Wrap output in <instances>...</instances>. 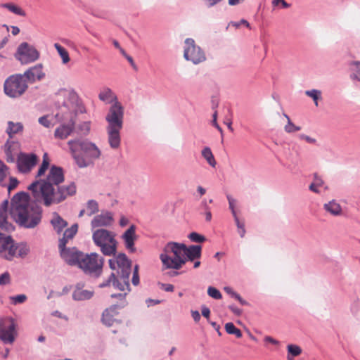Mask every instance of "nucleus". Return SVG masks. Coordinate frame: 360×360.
Listing matches in <instances>:
<instances>
[{
	"mask_svg": "<svg viewBox=\"0 0 360 360\" xmlns=\"http://www.w3.org/2000/svg\"><path fill=\"white\" fill-rule=\"evenodd\" d=\"M68 145L72 157L80 168L88 167L92 160L98 159L101 155V150L96 144L87 140H70Z\"/></svg>",
	"mask_w": 360,
	"mask_h": 360,
	"instance_id": "6",
	"label": "nucleus"
},
{
	"mask_svg": "<svg viewBox=\"0 0 360 360\" xmlns=\"http://www.w3.org/2000/svg\"><path fill=\"white\" fill-rule=\"evenodd\" d=\"M54 47L60 56L63 64H67L70 60L68 51L58 43H55Z\"/></svg>",
	"mask_w": 360,
	"mask_h": 360,
	"instance_id": "32",
	"label": "nucleus"
},
{
	"mask_svg": "<svg viewBox=\"0 0 360 360\" xmlns=\"http://www.w3.org/2000/svg\"><path fill=\"white\" fill-rule=\"evenodd\" d=\"M231 25L232 26L238 28L240 27V25H245L247 27H250V23L245 19H242L240 20V22H233V21H231L229 23V25Z\"/></svg>",
	"mask_w": 360,
	"mask_h": 360,
	"instance_id": "54",
	"label": "nucleus"
},
{
	"mask_svg": "<svg viewBox=\"0 0 360 360\" xmlns=\"http://www.w3.org/2000/svg\"><path fill=\"white\" fill-rule=\"evenodd\" d=\"M131 282L134 285H137L139 283V266L137 264L134 268Z\"/></svg>",
	"mask_w": 360,
	"mask_h": 360,
	"instance_id": "47",
	"label": "nucleus"
},
{
	"mask_svg": "<svg viewBox=\"0 0 360 360\" xmlns=\"http://www.w3.org/2000/svg\"><path fill=\"white\" fill-rule=\"evenodd\" d=\"M98 98L101 101L106 103H112L111 106H113L116 103H120L117 101V96L108 87H105L101 91V92L98 94Z\"/></svg>",
	"mask_w": 360,
	"mask_h": 360,
	"instance_id": "23",
	"label": "nucleus"
},
{
	"mask_svg": "<svg viewBox=\"0 0 360 360\" xmlns=\"http://www.w3.org/2000/svg\"><path fill=\"white\" fill-rule=\"evenodd\" d=\"M104 259L96 252L82 255L78 266L86 274L98 277L102 273Z\"/></svg>",
	"mask_w": 360,
	"mask_h": 360,
	"instance_id": "9",
	"label": "nucleus"
},
{
	"mask_svg": "<svg viewBox=\"0 0 360 360\" xmlns=\"http://www.w3.org/2000/svg\"><path fill=\"white\" fill-rule=\"evenodd\" d=\"M11 302L14 304H18L20 303H23L26 299L27 297L24 294L18 295L15 296H12L10 297Z\"/></svg>",
	"mask_w": 360,
	"mask_h": 360,
	"instance_id": "43",
	"label": "nucleus"
},
{
	"mask_svg": "<svg viewBox=\"0 0 360 360\" xmlns=\"http://www.w3.org/2000/svg\"><path fill=\"white\" fill-rule=\"evenodd\" d=\"M265 342L271 343L274 345H278L279 342L271 336H265L264 338Z\"/></svg>",
	"mask_w": 360,
	"mask_h": 360,
	"instance_id": "58",
	"label": "nucleus"
},
{
	"mask_svg": "<svg viewBox=\"0 0 360 360\" xmlns=\"http://www.w3.org/2000/svg\"><path fill=\"white\" fill-rule=\"evenodd\" d=\"M324 209L334 216H339L342 214V207L335 200L324 204Z\"/></svg>",
	"mask_w": 360,
	"mask_h": 360,
	"instance_id": "27",
	"label": "nucleus"
},
{
	"mask_svg": "<svg viewBox=\"0 0 360 360\" xmlns=\"http://www.w3.org/2000/svg\"><path fill=\"white\" fill-rule=\"evenodd\" d=\"M208 7H213L222 0H203Z\"/></svg>",
	"mask_w": 360,
	"mask_h": 360,
	"instance_id": "60",
	"label": "nucleus"
},
{
	"mask_svg": "<svg viewBox=\"0 0 360 360\" xmlns=\"http://www.w3.org/2000/svg\"><path fill=\"white\" fill-rule=\"evenodd\" d=\"M299 139L304 140L309 143H316V140L315 139L303 134L299 135Z\"/></svg>",
	"mask_w": 360,
	"mask_h": 360,
	"instance_id": "56",
	"label": "nucleus"
},
{
	"mask_svg": "<svg viewBox=\"0 0 360 360\" xmlns=\"http://www.w3.org/2000/svg\"><path fill=\"white\" fill-rule=\"evenodd\" d=\"M60 254L63 259L70 266L79 265L80 259L83 255V252L79 251L75 248H58Z\"/></svg>",
	"mask_w": 360,
	"mask_h": 360,
	"instance_id": "16",
	"label": "nucleus"
},
{
	"mask_svg": "<svg viewBox=\"0 0 360 360\" xmlns=\"http://www.w3.org/2000/svg\"><path fill=\"white\" fill-rule=\"evenodd\" d=\"M283 116L287 120V124L284 127L285 132L293 133V132L300 131L301 129L300 127L296 126L292 122L290 117L287 114L284 113Z\"/></svg>",
	"mask_w": 360,
	"mask_h": 360,
	"instance_id": "33",
	"label": "nucleus"
},
{
	"mask_svg": "<svg viewBox=\"0 0 360 360\" xmlns=\"http://www.w3.org/2000/svg\"><path fill=\"white\" fill-rule=\"evenodd\" d=\"M15 248H16L17 256L21 258L25 257L30 251V247L26 243L15 244Z\"/></svg>",
	"mask_w": 360,
	"mask_h": 360,
	"instance_id": "31",
	"label": "nucleus"
},
{
	"mask_svg": "<svg viewBox=\"0 0 360 360\" xmlns=\"http://www.w3.org/2000/svg\"><path fill=\"white\" fill-rule=\"evenodd\" d=\"M113 216L110 212H102L100 214L96 215L91 221L92 229L97 227H107L113 223Z\"/></svg>",
	"mask_w": 360,
	"mask_h": 360,
	"instance_id": "19",
	"label": "nucleus"
},
{
	"mask_svg": "<svg viewBox=\"0 0 360 360\" xmlns=\"http://www.w3.org/2000/svg\"><path fill=\"white\" fill-rule=\"evenodd\" d=\"M27 87L26 79L22 75H12L4 82V92L11 98L20 96Z\"/></svg>",
	"mask_w": 360,
	"mask_h": 360,
	"instance_id": "10",
	"label": "nucleus"
},
{
	"mask_svg": "<svg viewBox=\"0 0 360 360\" xmlns=\"http://www.w3.org/2000/svg\"><path fill=\"white\" fill-rule=\"evenodd\" d=\"M201 214H205V220L208 222H210L212 220V213L211 210L206 211L204 212H200Z\"/></svg>",
	"mask_w": 360,
	"mask_h": 360,
	"instance_id": "64",
	"label": "nucleus"
},
{
	"mask_svg": "<svg viewBox=\"0 0 360 360\" xmlns=\"http://www.w3.org/2000/svg\"><path fill=\"white\" fill-rule=\"evenodd\" d=\"M226 197L229 201V207L231 211L232 215H235L236 214V212L235 210L236 200L229 195H228Z\"/></svg>",
	"mask_w": 360,
	"mask_h": 360,
	"instance_id": "48",
	"label": "nucleus"
},
{
	"mask_svg": "<svg viewBox=\"0 0 360 360\" xmlns=\"http://www.w3.org/2000/svg\"><path fill=\"white\" fill-rule=\"evenodd\" d=\"M136 226L132 224L121 236L124 241L125 248L131 252H134L136 251L134 242L138 238V236L136 234Z\"/></svg>",
	"mask_w": 360,
	"mask_h": 360,
	"instance_id": "18",
	"label": "nucleus"
},
{
	"mask_svg": "<svg viewBox=\"0 0 360 360\" xmlns=\"http://www.w3.org/2000/svg\"><path fill=\"white\" fill-rule=\"evenodd\" d=\"M188 238L195 243H203L206 240L204 236L200 235L196 232H192L188 235Z\"/></svg>",
	"mask_w": 360,
	"mask_h": 360,
	"instance_id": "42",
	"label": "nucleus"
},
{
	"mask_svg": "<svg viewBox=\"0 0 360 360\" xmlns=\"http://www.w3.org/2000/svg\"><path fill=\"white\" fill-rule=\"evenodd\" d=\"M49 165V160L48 158L47 153H44L43 155V162L38 169L36 177H40L44 174L45 172L47 170Z\"/></svg>",
	"mask_w": 360,
	"mask_h": 360,
	"instance_id": "36",
	"label": "nucleus"
},
{
	"mask_svg": "<svg viewBox=\"0 0 360 360\" xmlns=\"http://www.w3.org/2000/svg\"><path fill=\"white\" fill-rule=\"evenodd\" d=\"M287 360H294L295 356H297L302 354V348L293 344H290L287 345Z\"/></svg>",
	"mask_w": 360,
	"mask_h": 360,
	"instance_id": "29",
	"label": "nucleus"
},
{
	"mask_svg": "<svg viewBox=\"0 0 360 360\" xmlns=\"http://www.w3.org/2000/svg\"><path fill=\"white\" fill-rule=\"evenodd\" d=\"M113 232L104 229L96 230L92 234L94 243L106 256L115 255L117 252V242Z\"/></svg>",
	"mask_w": 360,
	"mask_h": 360,
	"instance_id": "8",
	"label": "nucleus"
},
{
	"mask_svg": "<svg viewBox=\"0 0 360 360\" xmlns=\"http://www.w3.org/2000/svg\"><path fill=\"white\" fill-rule=\"evenodd\" d=\"M319 186H316L314 182H312L310 185H309V190L315 193H320V191L319 190Z\"/></svg>",
	"mask_w": 360,
	"mask_h": 360,
	"instance_id": "62",
	"label": "nucleus"
},
{
	"mask_svg": "<svg viewBox=\"0 0 360 360\" xmlns=\"http://www.w3.org/2000/svg\"><path fill=\"white\" fill-rule=\"evenodd\" d=\"M305 94L311 98L316 106H318V101L321 98V91L318 89H311L305 91Z\"/></svg>",
	"mask_w": 360,
	"mask_h": 360,
	"instance_id": "38",
	"label": "nucleus"
},
{
	"mask_svg": "<svg viewBox=\"0 0 360 360\" xmlns=\"http://www.w3.org/2000/svg\"><path fill=\"white\" fill-rule=\"evenodd\" d=\"M34 198L25 192H19L11 200L9 214L11 218L21 227L34 229L41 221L42 208Z\"/></svg>",
	"mask_w": 360,
	"mask_h": 360,
	"instance_id": "2",
	"label": "nucleus"
},
{
	"mask_svg": "<svg viewBox=\"0 0 360 360\" xmlns=\"http://www.w3.org/2000/svg\"><path fill=\"white\" fill-rule=\"evenodd\" d=\"M87 214L91 216L97 213L99 210L98 204L94 200H89L86 202Z\"/></svg>",
	"mask_w": 360,
	"mask_h": 360,
	"instance_id": "34",
	"label": "nucleus"
},
{
	"mask_svg": "<svg viewBox=\"0 0 360 360\" xmlns=\"http://www.w3.org/2000/svg\"><path fill=\"white\" fill-rule=\"evenodd\" d=\"M313 182L319 187H321L324 184L323 180L317 174H314Z\"/></svg>",
	"mask_w": 360,
	"mask_h": 360,
	"instance_id": "57",
	"label": "nucleus"
},
{
	"mask_svg": "<svg viewBox=\"0 0 360 360\" xmlns=\"http://www.w3.org/2000/svg\"><path fill=\"white\" fill-rule=\"evenodd\" d=\"M213 200L212 199H210L209 201H207L206 199H203L199 206V209L201 210L200 212H204L206 211L210 210V207L208 205L209 203H212Z\"/></svg>",
	"mask_w": 360,
	"mask_h": 360,
	"instance_id": "46",
	"label": "nucleus"
},
{
	"mask_svg": "<svg viewBox=\"0 0 360 360\" xmlns=\"http://www.w3.org/2000/svg\"><path fill=\"white\" fill-rule=\"evenodd\" d=\"M14 319L10 316L0 319V340L5 344H13L17 336Z\"/></svg>",
	"mask_w": 360,
	"mask_h": 360,
	"instance_id": "12",
	"label": "nucleus"
},
{
	"mask_svg": "<svg viewBox=\"0 0 360 360\" xmlns=\"http://www.w3.org/2000/svg\"><path fill=\"white\" fill-rule=\"evenodd\" d=\"M39 158L34 153H20L17 157V166L22 173H29L37 164Z\"/></svg>",
	"mask_w": 360,
	"mask_h": 360,
	"instance_id": "14",
	"label": "nucleus"
},
{
	"mask_svg": "<svg viewBox=\"0 0 360 360\" xmlns=\"http://www.w3.org/2000/svg\"><path fill=\"white\" fill-rule=\"evenodd\" d=\"M178 269H164L162 267V271L164 272V275L168 277H174L179 274V272L177 271Z\"/></svg>",
	"mask_w": 360,
	"mask_h": 360,
	"instance_id": "49",
	"label": "nucleus"
},
{
	"mask_svg": "<svg viewBox=\"0 0 360 360\" xmlns=\"http://www.w3.org/2000/svg\"><path fill=\"white\" fill-rule=\"evenodd\" d=\"M10 283V274L5 272L0 276V285H4Z\"/></svg>",
	"mask_w": 360,
	"mask_h": 360,
	"instance_id": "51",
	"label": "nucleus"
},
{
	"mask_svg": "<svg viewBox=\"0 0 360 360\" xmlns=\"http://www.w3.org/2000/svg\"><path fill=\"white\" fill-rule=\"evenodd\" d=\"M207 294L210 297L215 300H220L222 297L220 291L214 287L210 286L207 289Z\"/></svg>",
	"mask_w": 360,
	"mask_h": 360,
	"instance_id": "39",
	"label": "nucleus"
},
{
	"mask_svg": "<svg viewBox=\"0 0 360 360\" xmlns=\"http://www.w3.org/2000/svg\"><path fill=\"white\" fill-rule=\"evenodd\" d=\"M159 285L161 290L166 292H173L174 290V287L172 284L159 283Z\"/></svg>",
	"mask_w": 360,
	"mask_h": 360,
	"instance_id": "55",
	"label": "nucleus"
},
{
	"mask_svg": "<svg viewBox=\"0 0 360 360\" xmlns=\"http://www.w3.org/2000/svg\"><path fill=\"white\" fill-rule=\"evenodd\" d=\"M1 7L8 9L10 12L21 16V17H25L26 16V12L20 6L13 4V3H6L3 4L1 6Z\"/></svg>",
	"mask_w": 360,
	"mask_h": 360,
	"instance_id": "28",
	"label": "nucleus"
},
{
	"mask_svg": "<svg viewBox=\"0 0 360 360\" xmlns=\"http://www.w3.org/2000/svg\"><path fill=\"white\" fill-rule=\"evenodd\" d=\"M8 167L6 165L0 160V184L5 186L6 184L4 182L5 177L7 174Z\"/></svg>",
	"mask_w": 360,
	"mask_h": 360,
	"instance_id": "40",
	"label": "nucleus"
},
{
	"mask_svg": "<svg viewBox=\"0 0 360 360\" xmlns=\"http://www.w3.org/2000/svg\"><path fill=\"white\" fill-rule=\"evenodd\" d=\"M281 4L282 8H288L290 6V4L287 3L285 0H273L272 5L274 7H277Z\"/></svg>",
	"mask_w": 360,
	"mask_h": 360,
	"instance_id": "50",
	"label": "nucleus"
},
{
	"mask_svg": "<svg viewBox=\"0 0 360 360\" xmlns=\"http://www.w3.org/2000/svg\"><path fill=\"white\" fill-rule=\"evenodd\" d=\"M78 231V224H74L70 228L67 229L63 237L59 240L58 248L66 246L68 240L72 239Z\"/></svg>",
	"mask_w": 360,
	"mask_h": 360,
	"instance_id": "24",
	"label": "nucleus"
},
{
	"mask_svg": "<svg viewBox=\"0 0 360 360\" xmlns=\"http://www.w3.org/2000/svg\"><path fill=\"white\" fill-rule=\"evenodd\" d=\"M350 79L352 81L360 82V73L352 71V73L350 75Z\"/></svg>",
	"mask_w": 360,
	"mask_h": 360,
	"instance_id": "61",
	"label": "nucleus"
},
{
	"mask_svg": "<svg viewBox=\"0 0 360 360\" xmlns=\"http://www.w3.org/2000/svg\"><path fill=\"white\" fill-rule=\"evenodd\" d=\"M51 224L58 234L68 226V222L56 212L53 213Z\"/></svg>",
	"mask_w": 360,
	"mask_h": 360,
	"instance_id": "25",
	"label": "nucleus"
},
{
	"mask_svg": "<svg viewBox=\"0 0 360 360\" xmlns=\"http://www.w3.org/2000/svg\"><path fill=\"white\" fill-rule=\"evenodd\" d=\"M202 156L206 160L207 163L212 167L216 166V160L209 147H205L201 152Z\"/></svg>",
	"mask_w": 360,
	"mask_h": 360,
	"instance_id": "30",
	"label": "nucleus"
},
{
	"mask_svg": "<svg viewBox=\"0 0 360 360\" xmlns=\"http://www.w3.org/2000/svg\"><path fill=\"white\" fill-rule=\"evenodd\" d=\"M93 295L94 291L84 290L80 284H77L73 291L72 298L75 301H84L91 299Z\"/></svg>",
	"mask_w": 360,
	"mask_h": 360,
	"instance_id": "22",
	"label": "nucleus"
},
{
	"mask_svg": "<svg viewBox=\"0 0 360 360\" xmlns=\"http://www.w3.org/2000/svg\"><path fill=\"white\" fill-rule=\"evenodd\" d=\"M205 319H206V321L210 323L213 328L218 333L219 335H221V333H220V326L219 324H218L216 321H212L211 319H210V316H205Z\"/></svg>",
	"mask_w": 360,
	"mask_h": 360,
	"instance_id": "53",
	"label": "nucleus"
},
{
	"mask_svg": "<svg viewBox=\"0 0 360 360\" xmlns=\"http://www.w3.org/2000/svg\"><path fill=\"white\" fill-rule=\"evenodd\" d=\"M108 122V142L112 149H118L121 143L120 131L123 127L124 108L121 103L110 106L105 116Z\"/></svg>",
	"mask_w": 360,
	"mask_h": 360,
	"instance_id": "7",
	"label": "nucleus"
},
{
	"mask_svg": "<svg viewBox=\"0 0 360 360\" xmlns=\"http://www.w3.org/2000/svg\"><path fill=\"white\" fill-rule=\"evenodd\" d=\"M19 184L18 180L15 177L11 176L9 178V184H6L8 191L10 193L12 190L15 189Z\"/></svg>",
	"mask_w": 360,
	"mask_h": 360,
	"instance_id": "44",
	"label": "nucleus"
},
{
	"mask_svg": "<svg viewBox=\"0 0 360 360\" xmlns=\"http://www.w3.org/2000/svg\"><path fill=\"white\" fill-rule=\"evenodd\" d=\"M128 223H129V220L127 218H126L124 216L121 217L120 220V226L124 227V226H127L128 224Z\"/></svg>",
	"mask_w": 360,
	"mask_h": 360,
	"instance_id": "63",
	"label": "nucleus"
},
{
	"mask_svg": "<svg viewBox=\"0 0 360 360\" xmlns=\"http://www.w3.org/2000/svg\"><path fill=\"white\" fill-rule=\"evenodd\" d=\"M63 181V169L53 165L46 179L34 181L28 186V189L37 201L42 202L46 207H50L75 194V184L70 183L68 185L60 186Z\"/></svg>",
	"mask_w": 360,
	"mask_h": 360,
	"instance_id": "1",
	"label": "nucleus"
},
{
	"mask_svg": "<svg viewBox=\"0 0 360 360\" xmlns=\"http://www.w3.org/2000/svg\"><path fill=\"white\" fill-rule=\"evenodd\" d=\"M15 56L22 64H28L37 60L39 53L32 45L22 42L18 46Z\"/></svg>",
	"mask_w": 360,
	"mask_h": 360,
	"instance_id": "13",
	"label": "nucleus"
},
{
	"mask_svg": "<svg viewBox=\"0 0 360 360\" xmlns=\"http://www.w3.org/2000/svg\"><path fill=\"white\" fill-rule=\"evenodd\" d=\"M91 129V122L86 121L79 124L77 127V132L82 135L86 136Z\"/></svg>",
	"mask_w": 360,
	"mask_h": 360,
	"instance_id": "37",
	"label": "nucleus"
},
{
	"mask_svg": "<svg viewBox=\"0 0 360 360\" xmlns=\"http://www.w3.org/2000/svg\"><path fill=\"white\" fill-rule=\"evenodd\" d=\"M11 236L0 233V257L7 260H12L16 255V248Z\"/></svg>",
	"mask_w": 360,
	"mask_h": 360,
	"instance_id": "15",
	"label": "nucleus"
},
{
	"mask_svg": "<svg viewBox=\"0 0 360 360\" xmlns=\"http://www.w3.org/2000/svg\"><path fill=\"white\" fill-rule=\"evenodd\" d=\"M352 71L360 73V61L356 60L351 63Z\"/></svg>",
	"mask_w": 360,
	"mask_h": 360,
	"instance_id": "59",
	"label": "nucleus"
},
{
	"mask_svg": "<svg viewBox=\"0 0 360 360\" xmlns=\"http://www.w3.org/2000/svg\"><path fill=\"white\" fill-rule=\"evenodd\" d=\"M113 316H102L101 322L106 326H112L115 323H117V320L112 318Z\"/></svg>",
	"mask_w": 360,
	"mask_h": 360,
	"instance_id": "45",
	"label": "nucleus"
},
{
	"mask_svg": "<svg viewBox=\"0 0 360 360\" xmlns=\"http://www.w3.org/2000/svg\"><path fill=\"white\" fill-rule=\"evenodd\" d=\"M200 245L187 247L183 243H168L163 248L160 259L164 269H180L187 260L193 261L201 256Z\"/></svg>",
	"mask_w": 360,
	"mask_h": 360,
	"instance_id": "4",
	"label": "nucleus"
},
{
	"mask_svg": "<svg viewBox=\"0 0 360 360\" xmlns=\"http://www.w3.org/2000/svg\"><path fill=\"white\" fill-rule=\"evenodd\" d=\"M184 58L186 60L191 61L195 65L206 60L205 52L192 38H186L184 41Z\"/></svg>",
	"mask_w": 360,
	"mask_h": 360,
	"instance_id": "11",
	"label": "nucleus"
},
{
	"mask_svg": "<svg viewBox=\"0 0 360 360\" xmlns=\"http://www.w3.org/2000/svg\"><path fill=\"white\" fill-rule=\"evenodd\" d=\"M39 123L46 128H49L51 126V122L48 120L47 116H42L39 118Z\"/></svg>",
	"mask_w": 360,
	"mask_h": 360,
	"instance_id": "52",
	"label": "nucleus"
},
{
	"mask_svg": "<svg viewBox=\"0 0 360 360\" xmlns=\"http://www.w3.org/2000/svg\"><path fill=\"white\" fill-rule=\"evenodd\" d=\"M225 329L227 333L234 335L238 338L242 337L241 331L237 328L233 323L229 322L226 323Z\"/></svg>",
	"mask_w": 360,
	"mask_h": 360,
	"instance_id": "35",
	"label": "nucleus"
},
{
	"mask_svg": "<svg viewBox=\"0 0 360 360\" xmlns=\"http://www.w3.org/2000/svg\"><path fill=\"white\" fill-rule=\"evenodd\" d=\"M22 75L24 78H26L27 81L33 83L37 80H41L43 79L45 76V74L42 71V65L38 64L30 68Z\"/></svg>",
	"mask_w": 360,
	"mask_h": 360,
	"instance_id": "20",
	"label": "nucleus"
},
{
	"mask_svg": "<svg viewBox=\"0 0 360 360\" xmlns=\"http://www.w3.org/2000/svg\"><path fill=\"white\" fill-rule=\"evenodd\" d=\"M56 96L58 103L63 98L62 106L60 107V112L57 113L56 117L59 120H69V122L58 127L54 135L56 138L65 139L75 129L74 115L84 112L85 108L79 102L77 94L72 90L60 89L56 92Z\"/></svg>",
	"mask_w": 360,
	"mask_h": 360,
	"instance_id": "3",
	"label": "nucleus"
},
{
	"mask_svg": "<svg viewBox=\"0 0 360 360\" xmlns=\"http://www.w3.org/2000/svg\"><path fill=\"white\" fill-rule=\"evenodd\" d=\"M224 290L232 297L238 300L242 304H245V302L241 298V297L237 292L233 291L231 287L226 286L224 288Z\"/></svg>",
	"mask_w": 360,
	"mask_h": 360,
	"instance_id": "41",
	"label": "nucleus"
},
{
	"mask_svg": "<svg viewBox=\"0 0 360 360\" xmlns=\"http://www.w3.org/2000/svg\"><path fill=\"white\" fill-rule=\"evenodd\" d=\"M110 268L116 270L112 272L109 278L99 284L100 288L110 286L111 284L121 291H130L129 276L131 272V262L124 253H120L116 257L110 259Z\"/></svg>",
	"mask_w": 360,
	"mask_h": 360,
	"instance_id": "5",
	"label": "nucleus"
},
{
	"mask_svg": "<svg viewBox=\"0 0 360 360\" xmlns=\"http://www.w3.org/2000/svg\"><path fill=\"white\" fill-rule=\"evenodd\" d=\"M23 129V124L21 122L8 121L7 122V128L6 129V132L8 135L9 138L12 139L14 135L22 133Z\"/></svg>",
	"mask_w": 360,
	"mask_h": 360,
	"instance_id": "26",
	"label": "nucleus"
},
{
	"mask_svg": "<svg viewBox=\"0 0 360 360\" xmlns=\"http://www.w3.org/2000/svg\"><path fill=\"white\" fill-rule=\"evenodd\" d=\"M8 200H5L0 205V229L7 231L14 230V226L7 221L8 217Z\"/></svg>",
	"mask_w": 360,
	"mask_h": 360,
	"instance_id": "21",
	"label": "nucleus"
},
{
	"mask_svg": "<svg viewBox=\"0 0 360 360\" xmlns=\"http://www.w3.org/2000/svg\"><path fill=\"white\" fill-rule=\"evenodd\" d=\"M20 150V143L11 139H8L4 146V151L6 155V159L8 162H15L16 156L18 155Z\"/></svg>",
	"mask_w": 360,
	"mask_h": 360,
	"instance_id": "17",
	"label": "nucleus"
}]
</instances>
